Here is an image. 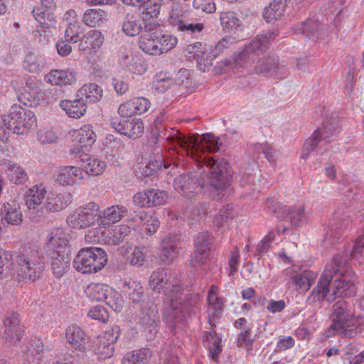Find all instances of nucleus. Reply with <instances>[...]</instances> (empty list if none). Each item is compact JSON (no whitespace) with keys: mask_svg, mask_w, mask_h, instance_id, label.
I'll return each mask as SVG.
<instances>
[{"mask_svg":"<svg viewBox=\"0 0 364 364\" xmlns=\"http://www.w3.org/2000/svg\"><path fill=\"white\" fill-rule=\"evenodd\" d=\"M158 140L170 141L183 149L186 154L197 163V171L185 173L177 176L173 181L175 190L187 198H191L197 188L201 189L209 186L217 190H223L230 186L232 170L228 161L221 158L210 157L205 152H215L219 150L218 138L206 133L201 136L186 138L178 131L164 132L159 131Z\"/></svg>","mask_w":364,"mask_h":364,"instance_id":"1","label":"nucleus"},{"mask_svg":"<svg viewBox=\"0 0 364 364\" xmlns=\"http://www.w3.org/2000/svg\"><path fill=\"white\" fill-rule=\"evenodd\" d=\"M277 33L268 32L265 34L257 35L251 42L245 46L235 58V63L239 66L251 65L256 59L259 58L255 65V70L266 76L283 77L284 66L279 63L277 58L266 54V50Z\"/></svg>","mask_w":364,"mask_h":364,"instance_id":"2","label":"nucleus"},{"mask_svg":"<svg viewBox=\"0 0 364 364\" xmlns=\"http://www.w3.org/2000/svg\"><path fill=\"white\" fill-rule=\"evenodd\" d=\"M346 267L347 259L346 255H341L340 254L334 255L331 262L326 264L317 285L307 297V304L321 306L325 299L328 301L334 300L335 297L329 294L331 292V282L335 275L338 274L343 275Z\"/></svg>","mask_w":364,"mask_h":364,"instance_id":"3","label":"nucleus"},{"mask_svg":"<svg viewBox=\"0 0 364 364\" xmlns=\"http://www.w3.org/2000/svg\"><path fill=\"white\" fill-rule=\"evenodd\" d=\"M149 286L154 291L163 292L167 296L170 304L163 312V318L166 323L173 325L177 318L178 313H175L173 297H178L182 287L176 282L174 283L171 277L168 278L166 271L162 269H158L151 273Z\"/></svg>","mask_w":364,"mask_h":364,"instance_id":"4","label":"nucleus"},{"mask_svg":"<svg viewBox=\"0 0 364 364\" xmlns=\"http://www.w3.org/2000/svg\"><path fill=\"white\" fill-rule=\"evenodd\" d=\"M333 322L329 328L335 331L341 338H352L361 333L360 326L355 325V318L347 309V303L339 299L332 306Z\"/></svg>","mask_w":364,"mask_h":364,"instance_id":"5","label":"nucleus"},{"mask_svg":"<svg viewBox=\"0 0 364 364\" xmlns=\"http://www.w3.org/2000/svg\"><path fill=\"white\" fill-rule=\"evenodd\" d=\"M16 277L18 282H34L41 272V256L38 251L28 248L21 251L16 257Z\"/></svg>","mask_w":364,"mask_h":364,"instance_id":"6","label":"nucleus"},{"mask_svg":"<svg viewBox=\"0 0 364 364\" xmlns=\"http://www.w3.org/2000/svg\"><path fill=\"white\" fill-rule=\"evenodd\" d=\"M36 122V116L31 110L17 105L12 106L9 114L2 117L3 126L16 134H26Z\"/></svg>","mask_w":364,"mask_h":364,"instance_id":"7","label":"nucleus"},{"mask_svg":"<svg viewBox=\"0 0 364 364\" xmlns=\"http://www.w3.org/2000/svg\"><path fill=\"white\" fill-rule=\"evenodd\" d=\"M106 252L100 247L82 249L75 257L73 264L78 272L83 274L95 273L107 263Z\"/></svg>","mask_w":364,"mask_h":364,"instance_id":"8","label":"nucleus"},{"mask_svg":"<svg viewBox=\"0 0 364 364\" xmlns=\"http://www.w3.org/2000/svg\"><path fill=\"white\" fill-rule=\"evenodd\" d=\"M100 213V206L94 202H90L75 209L67 218V223L73 228H86L99 220Z\"/></svg>","mask_w":364,"mask_h":364,"instance_id":"9","label":"nucleus"},{"mask_svg":"<svg viewBox=\"0 0 364 364\" xmlns=\"http://www.w3.org/2000/svg\"><path fill=\"white\" fill-rule=\"evenodd\" d=\"M139 323L147 340L152 341L158 332L159 316L158 308L153 302L145 304L139 314Z\"/></svg>","mask_w":364,"mask_h":364,"instance_id":"10","label":"nucleus"},{"mask_svg":"<svg viewBox=\"0 0 364 364\" xmlns=\"http://www.w3.org/2000/svg\"><path fill=\"white\" fill-rule=\"evenodd\" d=\"M181 291H183V290ZM181 294L182 292L178 294V297H173L174 309H176L175 313L178 311L177 318L175 320V322L173 323V325L166 323L168 325L171 333L174 336H176L179 331L183 329L184 325L185 314H188L191 309L196 306L198 301V297L197 296L193 294H188L186 296L183 304L179 303L181 305V308L179 309L177 299L180 298Z\"/></svg>","mask_w":364,"mask_h":364,"instance_id":"11","label":"nucleus"},{"mask_svg":"<svg viewBox=\"0 0 364 364\" xmlns=\"http://www.w3.org/2000/svg\"><path fill=\"white\" fill-rule=\"evenodd\" d=\"M110 125L117 132L129 138L138 137L144 129L142 120L137 118L132 119L112 118L110 120Z\"/></svg>","mask_w":364,"mask_h":364,"instance_id":"12","label":"nucleus"},{"mask_svg":"<svg viewBox=\"0 0 364 364\" xmlns=\"http://www.w3.org/2000/svg\"><path fill=\"white\" fill-rule=\"evenodd\" d=\"M4 331L2 338L8 345H14L20 341L22 336L21 321L17 314L8 313L4 320Z\"/></svg>","mask_w":364,"mask_h":364,"instance_id":"13","label":"nucleus"},{"mask_svg":"<svg viewBox=\"0 0 364 364\" xmlns=\"http://www.w3.org/2000/svg\"><path fill=\"white\" fill-rule=\"evenodd\" d=\"M297 267L294 266L291 268H287L285 269V274L289 276L293 281V284L295 285V289L296 291H308L314 280L316 278L317 274L311 271L305 269L297 272Z\"/></svg>","mask_w":364,"mask_h":364,"instance_id":"14","label":"nucleus"},{"mask_svg":"<svg viewBox=\"0 0 364 364\" xmlns=\"http://www.w3.org/2000/svg\"><path fill=\"white\" fill-rule=\"evenodd\" d=\"M348 224V220L343 215L340 210L333 213V218L330 220L326 232L325 242L327 244L333 245L339 238L344 229Z\"/></svg>","mask_w":364,"mask_h":364,"instance_id":"15","label":"nucleus"},{"mask_svg":"<svg viewBox=\"0 0 364 364\" xmlns=\"http://www.w3.org/2000/svg\"><path fill=\"white\" fill-rule=\"evenodd\" d=\"M105 41V36L101 31L94 29L83 33L78 44V50L85 53H96Z\"/></svg>","mask_w":364,"mask_h":364,"instance_id":"16","label":"nucleus"},{"mask_svg":"<svg viewBox=\"0 0 364 364\" xmlns=\"http://www.w3.org/2000/svg\"><path fill=\"white\" fill-rule=\"evenodd\" d=\"M179 239L175 234H168L161 240L159 257L161 263L170 264L178 254Z\"/></svg>","mask_w":364,"mask_h":364,"instance_id":"17","label":"nucleus"},{"mask_svg":"<svg viewBox=\"0 0 364 364\" xmlns=\"http://www.w3.org/2000/svg\"><path fill=\"white\" fill-rule=\"evenodd\" d=\"M120 336V329L118 326H113L104 331L100 341L98 351L105 358H110L113 355L114 344Z\"/></svg>","mask_w":364,"mask_h":364,"instance_id":"18","label":"nucleus"},{"mask_svg":"<svg viewBox=\"0 0 364 364\" xmlns=\"http://www.w3.org/2000/svg\"><path fill=\"white\" fill-rule=\"evenodd\" d=\"M1 223L5 225H18L23 221V213L19 205L12 201L2 205L0 212Z\"/></svg>","mask_w":364,"mask_h":364,"instance_id":"19","label":"nucleus"},{"mask_svg":"<svg viewBox=\"0 0 364 364\" xmlns=\"http://www.w3.org/2000/svg\"><path fill=\"white\" fill-rule=\"evenodd\" d=\"M66 341L75 350L85 352L87 338L84 331L77 324L69 326L65 330Z\"/></svg>","mask_w":364,"mask_h":364,"instance_id":"20","label":"nucleus"},{"mask_svg":"<svg viewBox=\"0 0 364 364\" xmlns=\"http://www.w3.org/2000/svg\"><path fill=\"white\" fill-rule=\"evenodd\" d=\"M119 63L122 68L136 75H142L147 68L141 58L131 53H122L119 58Z\"/></svg>","mask_w":364,"mask_h":364,"instance_id":"21","label":"nucleus"},{"mask_svg":"<svg viewBox=\"0 0 364 364\" xmlns=\"http://www.w3.org/2000/svg\"><path fill=\"white\" fill-rule=\"evenodd\" d=\"M84 178V171L81 168L69 166L62 168L54 178L60 185L72 186Z\"/></svg>","mask_w":364,"mask_h":364,"instance_id":"22","label":"nucleus"},{"mask_svg":"<svg viewBox=\"0 0 364 364\" xmlns=\"http://www.w3.org/2000/svg\"><path fill=\"white\" fill-rule=\"evenodd\" d=\"M282 213L281 218L294 228L300 226L306 220L304 205L302 203L285 207Z\"/></svg>","mask_w":364,"mask_h":364,"instance_id":"23","label":"nucleus"},{"mask_svg":"<svg viewBox=\"0 0 364 364\" xmlns=\"http://www.w3.org/2000/svg\"><path fill=\"white\" fill-rule=\"evenodd\" d=\"M72 201L73 195L70 193H52L47 198L42 209L46 212H58L68 207Z\"/></svg>","mask_w":364,"mask_h":364,"instance_id":"24","label":"nucleus"},{"mask_svg":"<svg viewBox=\"0 0 364 364\" xmlns=\"http://www.w3.org/2000/svg\"><path fill=\"white\" fill-rule=\"evenodd\" d=\"M193 16V12L188 9V6L180 3L173 2L171 6L168 22L176 28L182 23L188 21Z\"/></svg>","mask_w":364,"mask_h":364,"instance_id":"25","label":"nucleus"},{"mask_svg":"<svg viewBox=\"0 0 364 364\" xmlns=\"http://www.w3.org/2000/svg\"><path fill=\"white\" fill-rule=\"evenodd\" d=\"M130 232L131 228L127 225H115L112 228L103 232L102 240L109 245H118L125 240Z\"/></svg>","mask_w":364,"mask_h":364,"instance_id":"26","label":"nucleus"},{"mask_svg":"<svg viewBox=\"0 0 364 364\" xmlns=\"http://www.w3.org/2000/svg\"><path fill=\"white\" fill-rule=\"evenodd\" d=\"M162 166L167 169L170 165L164 161L162 155H156L151 158L148 164L140 165L136 170V176L139 178L151 176Z\"/></svg>","mask_w":364,"mask_h":364,"instance_id":"27","label":"nucleus"},{"mask_svg":"<svg viewBox=\"0 0 364 364\" xmlns=\"http://www.w3.org/2000/svg\"><path fill=\"white\" fill-rule=\"evenodd\" d=\"M51 268L54 275L60 278L68 270L70 258L67 252L61 250H53L50 255Z\"/></svg>","mask_w":364,"mask_h":364,"instance_id":"28","label":"nucleus"},{"mask_svg":"<svg viewBox=\"0 0 364 364\" xmlns=\"http://www.w3.org/2000/svg\"><path fill=\"white\" fill-rule=\"evenodd\" d=\"M59 105L69 117L75 119L83 116L87 109V105L82 97L73 100H62Z\"/></svg>","mask_w":364,"mask_h":364,"instance_id":"29","label":"nucleus"},{"mask_svg":"<svg viewBox=\"0 0 364 364\" xmlns=\"http://www.w3.org/2000/svg\"><path fill=\"white\" fill-rule=\"evenodd\" d=\"M46 78L52 85H73L77 81V73L69 70H52L46 75Z\"/></svg>","mask_w":364,"mask_h":364,"instance_id":"30","label":"nucleus"},{"mask_svg":"<svg viewBox=\"0 0 364 364\" xmlns=\"http://www.w3.org/2000/svg\"><path fill=\"white\" fill-rule=\"evenodd\" d=\"M159 36L160 33H142L139 40L140 49L149 55H160Z\"/></svg>","mask_w":364,"mask_h":364,"instance_id":"31","label":"nucleus"},{"mask_svg":"<svg viewBox=\"0 0 364 364\" xmlns=\"http://www.w3.org/2000/svg\"><path fill=\"white\" fill-rule=\"evenodd\" d=\"M121 255L127 262L133 266L141 267L145 262V255L142 247L122 246L119 249Z\"/></svg>","mask_w":364,"mask_h":364,"instance_id":"32","label":"nucleus"},{"mask_svg":"<svg viewBox=\"0 0 364 364\" xmlns=\"http://www.w3.org/2000/svg\"><path fill=\"white\" fill-rule=\"evenodd\" d=\"M48 347H45L43 342L39 339H34L27 347V351L25 352V358H23L24 364H37L39 358H36V355H39L45 351H48Z\"/></svg>","mask_w":364,"mask_h":364,"instance_id":"33","label":"nucleus"},{"mask_svg":"<svg viewBox=\"0 0 364 364\" xmlns=\"http://www.w3.org/2000/svg\"><path fill=\"white\" fill-rule=\"evenodd\" d=\"M122 31L130 36L138 35L142 31L140 16L136 14L127 13L124 19Z\"/></svg>","mask_w":364,"mask_h":364,"instance_id":"34","label":"nucleus"},{"mask_svg":"<svg viewBox=\"0 0 364 364\" xmlns=\"http://www.w3.org/2000/svg\"><path fill=\"white\" fill-rule=\"evenodd\" d=\"M46 195V191L42 185H36L30 188L25 196L26 205L28 208L35 209L36 206L41 204Z\"/></svg>","mask_w":364,"mask_h":364,"instance_id":"35","label":"nucleus"},{"mask_svg":"<svg viewBox=\"0 0 364 364\" xmlns=\"http://www.w3.org/2000/svg\"><path fill=\"white\" fill-rule=\"evenodd\" d=\"M75 140L81 147H87L93 144L96 140V134L90 124H85L76 132Z\"/></svg>","mask_w":364,"mask_h":364,"instance_id":"36","label":"nucleus"},{"mask_svg":"<svg viewBox=\"0 0 364 364\" xmlns=\"http://www.w3.org/2000/svg\"><path fill=\"white\" fill-rule=\"evenodd\" d=\"M81 161L83 163H86L84 166L85 172L87 174L92 176H98L103 173L106 167V163L103 161H100L98 159L91 158L87 155L80 156Z\"/></svg>","mask_w":364,"mask_h":364,"instance_id":"37","label":"nucleus"},{"mask_svg":"<svg viewBox=\"0 0 364 364\" xmlns=\"http://www.w3.org/2000/svg\"><path fill=\"white\" fill-rule=\"evenodd\" d=\"M78 95L85 96V100L97 102L102 98L103 90L101 87L95 83L84 85L79 90Z\"/></svg>","mask_w":364,"mask_h":364,"instance_id":"38","label":"nucleus"},{"mask_svg":"<svg viewBox=\"0 0 364 364\" xmlns=\"http://www.w3.org/2000/svg\"><path fill=\"white\" fill-rule=\"evenodd\" d=\"M151 356L148 348H141L128 353L122 360L123 364H146Z\"/></svg>","mask_w":364,"mask_h":364,"instance_id":"39","label":"nucleus"},{"mask_svg":"<svg viewBox=\"0 0 364 364\" xmlns=\"http://www.w3.org/2000/svg\"><path fill=\"white\" fill-rule=\"evenodd\" d=\"M111 287L100 283H91L85 291L88 297L92 300L105 301Z\"/></svg>","mask_w":364,"mask_h":364,"instance_id":"40","label":"nucleus"},{"mask_svg":"<svg viewBox=\"0 0 364 364\" xmlns=\"http://www.w3.org/2000/svg\"><path fill=\"white\" fill-rule=\"evenodd\" d=\"M106 18V13L100 9H87L82 16V21L88 26L95 27L104 22Z\"/></svg>","mask_w":364,"mask_h":364,"instance_id":"41","label":"nucleus"},{"mask_svg":"<svg viewBox=\"0 0 364 364\" xmlns=\"http://www.w3.org/2000/svg\"><path fill=\"white\" fill-rule=\"evenodd\" d=\"M32 13L35 19L43 28L53 27L56 23L53 14L45 8H34Z\"/></svg>","mask_w":364,"mask_h":364,"instance_id":"42","label":"nucleus"},{"mask_svg":"<svg viewBox=\"0 0 364 364\" xmlns=\"http://www.w3.org/2000/svg\"><path fill=\"white\" fill-rule=\"evenodd\" d=\"M13 255L9 251L0 249V280L12 274Z\"/></svg>","mask_w":364,"mask_h":364,"instance_id":"43","label":"nucleus"},{"mask_svg":"<svg viewBox=\"0 0 364 364\" xmlns=\"http://www.w3.org/2000/svg\"><path fill=\"white\" fill-rule=\"evenodd\" d=\"M124 291L130 300L134 303L141 301L144 296V289L140 282L136 281H129L125 283Z\"/></svg>","mask_w":364,"mask_h":364,"instance_id":"44","label":"nucleus"},{"mask_svg":"<svg viewBox=\"0 0 364 364\" xmlns=\"http://www.w3.org/2000/svg\"><path fill=\"white\" fill-rule=\"evenodd\" d=\"M322 140L323 139L321 137V130H315L311 136L305 141L303 146L301 158L306 159L309 156L310 153L316 149Z\"/></svg>","mask_w":364,"mask_h":364,"instance_id":"45","label":"nucleus"},{"mask_svg":"<svg viewBox=\"0 0 364 364\" xmlns=\"http://www.w3.org/2000/svg\"><path fill=\"white\" fill-rule=\"evenodd\" d=\"M127 212V208L123 205H112L103 211V217L109 223H115L124 217Z\"/></svg>","mask_w":364,"mask_h":364,"instance_id":"46","label":"nucleus"},{"mask_svg":"<svg viewBox=\"0 0 364 364\" xmlns=\"http://www.w3.org/2000/svg\"><path fill=\"white\" fill-rule=\"evenodd\" d=\"M284 11V3L282 0H273L269 5L264 9L263 17L267 21L276 18L283 14Z\"/></svg>","mask_w":364,"mask_h":364,"instance_id":"47","label":"nucleus"},{"mask_svg":"<svg viewBox=\"0 0 364 364\" xmlns=\"http://www.w3.org/2000/svg\"><path fill=\"white\" fill-rule=\"evenodd\" d=\"M67 235L62 229H58L55 234L52 233L50 237L48 246L53 250L65 251L68 245Z\"/></svg>","mask_w":364,"mask_h":364,"instance_id":"48","label":"nucleus"},{"mask_svg":"<svg viewBox=\"0 0 364 364\" xmlns=\"http://www.w3.org/2000/svg\"><path fill=\"white\" fill-rule=\"evenodd\" d=\"M339 254L341 255H346L347 262L348 261L347 252H342V253H339ZM348 272L350 274H351V272H349L348 263L347 262L346 270L345 273L343 274V275L338 274L334 276V277H336V278H335V279H332V281L331 282V284H330L331 291L332 290L331 296H333V297L343 296V293H341V291L343 290L342 288H343V277H346Z\"/></svg>","mask_w":364,"mask_h":364,"instance_id":"49","label":"nucleus"},{"mask_svg":"<svg viewBox=\"0 0 364 364\" xmlns=\"http://www.w3.org/2000/svg\"><path fill=\"white\" fill-rule=\"evenodd\" d=\"M205 341L209 348V352L211 355V357L213 359H216L222 351L220 338L216 336L215 331L206 333Z\"/></svg>","mask_w":364,"mask_h":364,"instance_id":"50","label":"nucleus"},{"mask_svg":"<svg viewBox=\"0 0 364 364\" xmlns=\"http://www.w3.org/2000/svg\"><path fill=\"white\" fill-rule=\"evenodd\" d=\"M105 302L115 312H120L124 304V301L121 294L112 288L107 294Z\"/></svg>","mask_w":364,"mask_h":364,"instance_id":"51","label":"nucleus"},{"mask_svg":"<svg viewBox=\"0 0 364 364\" xmlns=\"http://www.w3.org/2000/svg\"><path fill=\"white\" fill-rule=\"evenodd\" d=\"M139 219L144 227V231L148 235H153L159 227L160 223L158 218L153 215L141 213L139 215Z\"/></svg>","mask_w":364,"mask_h":364,"instance_id":"52","label":"nucleus"},{"mask_svg":"<svg viewBox=\"0 0 364 364\" xmlns=\"http://www.w3.org/2000/svg\"><path fill=\"white\" fill-rule=\"evenodd\" d=\"M213 237L207 232L198 233L194 239L195 250H204V252H210Z\"/></svg>","mask_w":364,"mask_h":364,"instance_id":"53","label":"nucleus"},{"mask_svg":"<svg viewBox=\"0 0 364 364\" xmlns=\"http://www.w3.org/2000/svg\"><path fill=\"white\" fill-rule=\"evenodd\" d=\"M350 256L352 260L360 264L364 262V234L356 239L353 249L350 251Z\"/></svg>","mask_w":364,"mask_h":364,"instance_id":"54","label":"nucleus"},{"mask_svg":"<svg viewBox=\"0 0 364 364\" xmlns=\"http://www.w3.org/2000/svg\"><path fill=\"white\" fill-rule=\"evenodd\" d=\"M82 35L81 28L77 23H70L65 31V40L66 42L75 43L80 41Z\"/></svg>","mask_w":364,"mask_h":364,"instance_id":"55","label":"nucleus"},{"mask_svg":"<svg viewBox=\"0 0 364 364\" xmlns=\"http://www.w3.org/2000/svg\"><path fill=\"white\" fill-rule=\"evenodd\" d=\"M338 127V121L335 119L331 118L324 121L323 122V127L318 129L321 130V137L323 141L328 143L330 141L328 139L335 134Z\"/></svg>","mask_w":364,"mask_h":364,"instance_id":"56","label":"nucleus"},{"mask_svg":"<svg viewBox=\"0 0 364 364\" xmlns=\"http://www.w3.org/2000/svg\"><path fill=\"white\" fill-rule=\"evenodd\" d=\"M178 43L176 37L172 35H164L160 33L159 36V48L160 55L173 49Z\"/></svg>","mask_w":364,"mask_h":364,"instance_id":"57","label":"nucleus"},{"mask_svg":"<svg viewBox=\"0 0 364 364\" xmlns=\"http://www.w3.org/2000/svg\"><path fill=\"white\" fill-rule=\"evenodd\" d=\"M41 60L33 53H28L23 62L24 69L30 73H38L41 70Z\"/></svg>","mask_w":364,"mask_h":364,"instance_id":"58","label":"nucleus"},{"mask_svg":"<svg viewBox=\"0 0 364 364\" xmlns=\"http://www.w3.org/2000/svg\"><path fill=\"white\" fill-rule=\"evenodd\" d=\"M320 28L321 24L318 21L308 20L302 23L301 29L303 34L310 38L312 37H319Z\"/></svg>","mask_w":364,"mask_h":364,"instance_id":"59","label":"nucleus"},{"mask_svg":"<svg viewBox=\"0 0 364 364\" xmlns=\"http://www.w3.org/2000/svg\"><path fill=\"white\" fill-rule=\"evenodd\" d=\"M144 12L146 16L150 18L157 17L161 11L162 6V0H147L144 1Z\"/></svg>","mask_w":364,"mask_h":364,"instance_id":"60","label":"nucleus"},{"mask_svg":"<svg viewBox=\"0 0 364 364\" xmlns=\"http://www.w3.org/2000/svg\"><path fill=\"white\" fill-rule=\"evenodd\" d=\"M149 195L151 200L150 207L162 205L168 199L167 193L159 189H149Z\"/></svg>","mask_w":364,"mask_h":364,"instance_id":"61","label":"nucleus"},{"mask_svg":"<svg viewBox=\"0 0 364 364\" xmlns=\"http://www.w3.org/2000/svg\"><path fill=\"white\" fill-rule=\"evenodd\" d=\"M220 21L222 25L227 28H237L241 25V21L233 11L221 13Z\"/></svg>","mask_w":364,"mask_h":364,"instance_id":"62","label":"nucleus"},{"mask_svg":"<svg viewBox=\"0 0 364 364\" xmlns=\"http://www.w3.org/2000/svg\"><path fill=\"white\" fill-rule=\"evenodd\" d=\"M87 316L92 319L98 320L102 323H106L109 319L108 311L100 305L92 307L88 311Z\"/></svg>","mask_w":364,"mask_h":364,"instance_id":"63","label":"nucleus"},{"mask_svg":"<svg viewBox=\"0 0 364 364\" xmlns=\"http://www.w3.org/2000/svg\"><path fill=\"white\" fill-rule=\"evenodd\" d=\"M193 7L206 14H213L216 10V6L213 0H193Z\"/></svg>","mask_w":364,"mask_h":364,"instance_id":"64","label":"nucleus"}]
</instances>
